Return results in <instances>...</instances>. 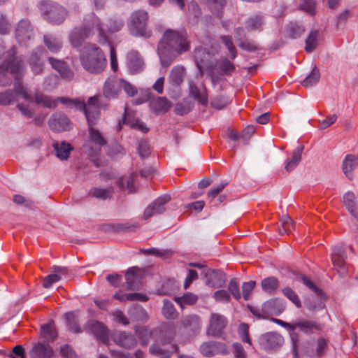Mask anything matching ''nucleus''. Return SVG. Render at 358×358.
<instances>
[{
	"label": "nucleus",
	"instance_id": "nucleus-13",
	"mask_svg": "<svg viewBox=\"0 0 358 358\" xmlns=\"http://www.w3.org/2000/svg\"><path fill=\"white\" fill-rule=\"evenodd\" d=\"M201 353L207 357H213L218 354H227L228 350L225 344L217 341H207L200 346Z\"/></svg>",
	"mask_w": 358,
	"mask_h": 358
},
{
	"label": "nucleus",
	"instance_id": "nucleus-41",
	"mask_svg": "<svg viewBox=\"0 0 358 358\" xmlns=\"http://www.w3.org/2000/svg\"><path fill=\"white\" fill-rule=\"evenodd\" d=\"M41 334L48 342H52L57 336L55 327L51 323L41 327Z\"/></svg>",
	"mask_w": 358,
	"mask_h": 358
},
{
	"label": "nucleus",
	"instance_id": "nucleus-19",
	"mask_svg": "<svg viewBox=\"0 0 358 358\" xmlns=\"http://www.w3.org/2000/svg\"><path fill=\"white\" fill-rule=\"evenodd\" d=\"M29 355L31 358H51L53 356V350L48 343L38 342L33 345Z\"/></svg>",
	"mask_w": 358,
	"mask_h": 358
},
{
	"label": "nucleus",
	"instance_id": "nucleus-8",
	"mask_svg": "<svg viewBox=\"0 0 358 358\" xmlns=\"http://www.w3.org/2000/svg\"><path fill=\"white\" fill-rule=\"evenodd\" d=\"M258 343L260 348L266 351L275 350L283 345L284 338L277 332H267L258 338Z\"/></svg>",
	"mask_w": 358,
	"mask_h": 358
},
{
	"label": "nucleus",
	"instance_id": "nucleus-6",
	"mask_svg": "<svg viewBox=\"0 0 358 358\" xmlns=\"http://www.w3.org/2000/svg\"><path fill=\"white\" fill-rule=\"evenodd\" d=\"M17 94L22 96L28 102L33 101L31 94L24 88L22 83L18 81L14 85V90H6L0 92V105L8 106L17 101Z\"/></svg>",
	"mask_w": 358,
	"mask_h": 358
},
{
	"label": "nucleus",
	"instance_id": "nucleus-49",
	"mask_svg": "<svg viewBox=\"0 0 358 358\" xmlns=\"http://www.w3.org/2000/svg\"><path fill=\"white\" fill-rule=\"evenodd\" d=\"M129 226L127 223L106 224L103 225L102 229L105 231L120 232L128 229Z\"/></svg>",
	"mask_w": 358,
	"mask_h": 358
},
{
	"label": "nucleus",
	"instance_id": "nucleus-47",
	"mask_svg": "<svg viewBox=\"0 0 358 358\" xmlns=\"http://www.w3.org/2000/svg\"><path fill=\"white\" fill-rule=\"evenodd\" d=\"M221 42L228 49L231 54V59H234L237 56L236 48L232 41V38L230 36H221L220 38Z\"/></svg>",
	"mask_w": 358,
	"mask_h": 358
},
{
	"label": "nucleus",
	"instance_id": "nucleus-46",
	"mask_svg": "<svg viewBox=\"0 0 358 358\" xmlns=\"http://www.w3.org/2000/svg\"><path fill=\"white\" fill-rule=\"evenodd\" d=\"M198 296L192 293H187L181 297L176 298V302L183 308L184 305H193L196 303Z\"/></svg>",
	"mask_w": 358,
	"mask_h": 358
},
{
	"label": "nucleus",
	"instance_id": "nucleus-7",
	"mask_svg": "<svg viewBox=\"0 0 358 358\" xmlns=\"http://www.w3.org/2000/svg\"><path fill=\"white\" fill-rule=\"evenodd\" d=\"M131 18V31L134 35L150 37L151 31L147 29L148 14L146 11L136 10L132 13Z\"/></svg>",
	"mask_w": 358,
	"mask_h": 358
},
{
	"label": "nucleus",
	"instance_id": "nucleus-24",
	"mask_svg": "<svg viewBox=\"0 0 358 358\" xmlns=\"http://www.w3.org/2000/svg\"><path fill=\"white\" fill-rule=\"evenodd\" d=\"M180 322L187 331L193 334L198 333L201 329V319L196 315H187Z\"/></svg>",
	"mask_w": 358,
	"mask_h": 358
},
{
	"label": "nucleus",
	"instance_id": "nucleus-61",
	"mask_svg": "<svg viewBox=\"0 0 358 358\" xmlns=\"http://www.w3.org/2000/svg\"><path fill=\"white\" fill-rule=\"evenodd\" d=\"M301 8L307 13L313 15L315 13V0H303Z\"/></svg>",
	"mask_w": 358,
	"mask_h": 358
},
{
	"label": "nucleus",
	"instance_id": "nucleus-59",
	"mask_svg": "<svg viewBox=\"0 0 358 358\" xmlns=\"http://www.w3.org/2000/svg\"><path fill=\"white\" fill-rule=\"evenodd\" d=\"M62 279V277L59 274L55 273H52L46 276L43 282V286L45 288H50L53 283L57 282Z\"/></svg>",
	"mask_w": 358,
	"mask_h": 358
},
{
	"label": "nucleus",
	"instance_id": "nucleus-62",
	"mask_svg": "<svg viewBox=\"0 0 358 358\" xmlns=\"http://www.w3.org/2000/svg\"><path fill=\"white\" fill-rule=\"evenodd\" d=\"M255 281L245 282L242 285L243 296L245 301H248L250 297L251 292L255 287Z\"/></svg>",
	"mask_w": 358,
	"mask_h": 358
},
{
	"label": "nucleus",
	"instance_id": "nucleus-5",
	"mask_svg": "<svg viewBox=\"0 0 358 358\" xmlns=\"http://www.w3.org/2000/svg\"><path fill=\"white\" fill-rule=\"evenodd\" d=\"M38 8L45 19L53 24L63 23L68 15V11L62 6L50 1H41L38 3Z\"/></svg>",
	"mask_w": 358,
	"mask_h": 358
},
{
	"label": "nucleus",
	"instance_id": "nucleus-48",
	"mask_svg": "<svg viewBox=\"0 0 358 358\" xmlns=\"http://www.w3.org/2000/svg\"><path fill=\"white\" fill-rule=\"evenodd\" d=\"M150 352L152 355L160 357L161 358H169L173 352V350H165L157 344H152L150 347Z\"/></svg>",
	"mask_w": 358,
	"mask_h": 358
},
{
	"label": "nucleus",
	"instance_id": "nucleus-58",
	"mask_svg": "<svg viewBox=\"0 0 358 358\" xmlns=\"http://www.w3.org/2000/svg\"><path fill=\"white\" fill-rule=\"evenodd\" d=\"M281 227L279 228V233L280 235H283L285 233H290V228L287 227V225H292V220L289 215H284L281 218Z\"/></svg>",
	"mask_w": 358,
	"mask_h": 358
},
{
	"label": "nucleus",
	"instance_id": "nucleus-64",
	"mask_svg": "<svg viewBox=\"0 0 358 358\" xmlns=\"http://www.w3.org/2000/svg\"><path fill=\"white\" fill-rule=\"evenodd\" d=\"M8 357L10 358H25L24 349L22 345H16L13 348L12 352L9 353Z\"/></svg>",
	"mask_w": 358,
	"mask_h": 358
},
{
	"label": "nucleus",
	"instance_id": "nucleus-37",
	"mask_svg": "<svg viewBox=\"0 0 358 358\" xmlns=\"http://www.w3.org/2000/svg\"><path fill=\"white\" fill-rule=\"evenodd\" d=\"M162 313L166 319L169 320H174L178 315V313L176 311L173 303L168 299L163 301Z\"/></svg>",
	"mask_w": 358,
	"mask_h": 358
},
{
	"label": "nucleus",
	"instance_id": "nucleus-40",
	"mask_svg": "<svg viewBox=\"0 0 358 358\" xmlns=\"http://www.w3.org/2000/svg\"><path fill=\"white\" fill-rule=\"evenodd\" d=\"M319 41V31L312 30L306 40L305 50L307 52H312L317 46Z\"/></svg>",
	"mask_w": 358,
	"mask_h": 358
},
{
	"label": "nucleus",
	"instance_id": "nucleus-17",
	"mask_svg": "<svg viewBox=\"0 0 358 358\" xmlns=\"http://www.w3.org/2000/svg\"><path fill=\"white\" fill-rule=\"evenodd\" d=\"M121 83L120 79L108 78L103 85V95L108 99L117 98L122 90Z\"/></svg>",
	"mask_w": 358,
	"mask_h": 358
},
{
	"label": "nucleus",
	"instance_id": "nucleus-32",
	"mask_svg": "<svg viewBox=\"0 0 358 358\" xmlns=\"http://www.w3.org/2000/svg\"><path fill=\"white\" fill-rule=\"evenodd\" d=\"M303 149V145H299L295 150H294L292 152V158L287 161L285 165V169L287 172L292 171L297 166L301 160V155Z\"/></svg>",
	"mask_w": 358,
	"mask_h": 358
},
{
	"label": "nucleus",
	"instance_id": "nucleus-52",
	"mask_svg": "<svg viewBox=\"0 0 358 358\" xmlns=\"http://www.w3.org/2000/svg\"><path fill=\"white\" fill-rule=\"evenodd\" d=\"M283 294L288 298L297 308L301 306V300L298 295L290 287H287L282 289Z\"/></svg>",
	"mask_w": 358,
	"mask_h": 358
},
{
	"label": "nucleus",
	"instance_id": "nucleus-53",
	"mask_svg": "<svg viewBox=\"0 0 358 358\" xmlns=\"http://www.w3.org/2000/svg\"><path fill=\"white\" fill-rule=\"evenodd\" d=\"M228 292L230 296L232 295L236 300H239L241 297L240 293L239 285L236 280L232 279L228 284Z\"/></svg>",
	"mask_w": 358,
	"mask_h": 358
},
{
	"label": "nucleus",
	"instance_id": "nucleus-29",
	"mask_svg": "<svg viewBox=\"0 0 358 358\" xmlns=\"http://www.w3.org/2000/svg\"><path fill=\"white\" fill-rule=\"evenodd\" d=\"M186 75V71L183 66H174L169 74V83L173 86H179L183 82Z\"/></svg>",
	"mask_w": 358,
	"mask_h": 358
},
{
	"label": "nucleus",
	"instance_id": "nucleus-38",
	"mask_svg": "<svg viewBox=\"0 0 358 358\" xmlns=\"http://www.w3.org/2000/svg\"><path fill=\"white\" fill-rule=\"evenodd\" d=\"M264 24L262 15H255L250 17L245 22V27L248 31L261 30Z\"/></svg>",
	"mask_w": 358,
	"mask_h": 358
},
{
	"label": "nucleus",
	"instance_id": "nucleus-15",
	"mask_svg": "<svg viewBox=\"0 0 358 358\" xmlns=\"http://www.w3.org/2000/svg\"><path fill=\"white\" fill-rule=\"evenodd\" d=\"M205 282L213 288L222 287L226 282V275L220 270L209 269L205 273Z\"/></svg>",
	"mask_w": 358,
	"mask_h": 358
},
{
	"label": "nucleus",
	"instance_id": "nucleus-50",
	"mask_svg": "<svg viewBox=\"0 0 358 358\" xmlns=\"http://www.w3.org/2000/svg\"><path fill=\"white\" fill-rule=\"evenodd\" d=\"M217 64L219 69L223 74L229 75L235 70L234 65L226 58L221 59Z\"/></svg>",
	"mask_w": 358,
	"mask_h": 358
},
{
	"label": "nucleus",
	"instance_id": "nucleus-22",
	"mask_svg": "<svg viewBox=\"0 0 358 358\" xmlns=\"http://www.w3.org/2000/svg\"><path fill=\"white\" fill-rule=\"evenodd\" d=\"M90 142L94 145V149H91L90 155H96L102 146L106 145V141L100 131L93 127H89Z\"/></svg>",
	"mask_w": 358,
	"mask_h": 358
},
{
	"label": "nucleus",
	"instance_id": "nucleus-45",
	"mask_svg": "<svg viewBox=\"0 0 358 358\" xmlns=\"http://www.w3.org/2000/svg\"><path fill=\"white\" fill-rule=\"evenodd\" d=\"M135 331L137 336L141 340V345H147L151 338L150 331L145 327L138 326L136 327Z\"/></svg>",
	"mask_w": 358,
	"mask_h": 358
},
{
	"label": "nucleus",
	"instance_id": "nucleus-10",
	"mask_svg": "<svg viewBox=\"0 0 358 358\" xmlns=\"http://www.w3.org/2000/svg\"><path fill=\"white\" fill-rule=\"evenodd\" d=\"M48 126L52 131L61 133L71 129L72 122L65 114L56 113L49 118Z\"/></svg>",
	"mask_w": 358,
	"mask_h": 358
},
{
	"label": "nucleus",
	"instance_id": "nucleus-1",
	"mask_svg": "<svg viewBox=\"0 0 358 358\" xmlns=\"http://www.w3.org/2000/svg\"><path fill=\"white\" fill-rule=\"evenodd\" d=\"M189 49L190 41L186 31L166 29L157 48L162 66H169L178 55Z\"/></svg>",
	"mask_w": 358,
	"mask_h": 358
},
{
	"label": "nucleus",
	"instance_id": "nucleus-35",
	"mask_svg": "<svg viewBox=\"0 0 358 358\" xmlns=\"http://www.w3.org/2000/svg\"><path fill=\"white\" fill-rule=\"evenodd\" d=\"M34 102L38 105L49 108H54L57 106V100L44 95L40 92H36L34 96Z\"/></svg>",
	"mask_w": 358,
	"mask_h": 358
},
{
	"label": "nucleus",
	"instance_id": "nucleus-25",
	"mask_svg": "<svg viewBox=\"0 0 358 358\" xmlns=\"http://www.w3.org/2000/svg\"><path fill=\"white\" fill-rule=\"evenodd\" d=\"M189 94L191 97L197 100L201 105H207L208 99L206 87L200 90L194 83H190L189 85Z\"/></svg>",
	"mask_w": 358,
	"mask_h": 358
},
{
	"label": "nucleus",
	"instance_id": "nucleus-28",
	"mask_svg": "<svg viewBox=\"0 0 358 358\" xmlns=\"http://www.w3.org/2000/svg\"><path fill=\"white\" fill-rule=\"evenodd\" d=\"M43 42L47 48L52 53L59 52L63 45L62 38L52 34L44 35Z\"/></svg>",
	"mask_w": 358,
	"mask_h": 358
},
{
	"label": "nucleus",
	"instance_id": "nucleus-60",
	"mask_svg": "<svg viewBox=\"0 0 358 358\" xmlns=\"http://www.w3.org/2000/svg\"><path fill=\"white\" fill-rule=\"evenodd\" d=\"M278 301L277 300H269L263 303L262 307V311L265 315H273L275 313L274 310V306L276 305Z\"/></svg>",
	"mask_w": 358,
	"mask_h": 358
},
{
	"label": "nucleus",
	"instance_id": "nucleus-9",
	"mask_svg": "<svg viewBox=\"0 0 358 358\" xmlns=\"http://www.w3.org/2000/svg\"><path fill=\"white\" fill-rule=\"evenodd\" d=\"M7 54L10 56V58L4 61L0 65V72L3 73L4 72L10 71L16 80H20L24 72L22 62L15 59L13 50L8 52Z\"/></svg>",
	"mask_w": 358,
	"mask_h": 358
},
{
	"label": "nucleus",
	"instance_id": "nucleus-54",
	"mask_svg": "<svg viewBox=\"0 0 358 358\" xmlns=\"http://www.w3.org/2000/svg\"><path fill=\"white\" fill-rule=\"evenodd\" d=\"M111 355L114 358H143V352L141 350H137L134 354H124L122 352L111 350Z\"/></svg>",
	"mask_w": 358,
	"mask_h": 358
},
{
	"label": "nucleus",
	"instance_id": "nucleus-26",
	"mask_svg": "<svg viewBox=\"0 0 358 358\" xmlns=\"http://www.w3.org/2000/svg\"><path fill=\"white\" fill-rule=\"evenodd\" d=\"M357 167H358V155H348L343 162V171L349 180H352V171Z\"/></svg>",
	"mask_w": 358,
	"mask_h": 358
},
{
	"label": "nucleus",
	"instance_id": "nucleus-43",
	"mask_svg": "<svg viewBox=\"0 0 358 358\" xmlns=\"http://www.w3.org/2000/svg\"><path fill=\"white\" fill-rule=\"evenodd\" d=\"M65 318L66 320V325L71 331L74 333H80L81 331L78 320L73 313H66Z\"/></svg>",
	"mask_w": 358,
	"mask_h": 358
},
{
	"label": "nucleus",
	"instance_id": "nucleus-34",
	"mask_svg": "<svg viewBox=\"0 0 358 358\" xmlns=\"http://www.w3.org/2000/svg\"><path fill=\"white\" fill-rule=\"evenodd\" d=\"M136 270L135 267H132L126 273L127 289L128 290H134L138 288L140 278L135 273Z\"/></svg>",
	"mask_w": 358,
	"mask_h": 358
},
{
	"label": "nucleus",
	"instance_id": "nucleus-63",
	"mask_svg": "<svg viewBox=\"0 0 358 358\" xmlns=\"http://www.w3.org/2000/svg\"><path fill=\"white\" fill-rule=\"evenodd\" d=\"M228 103L226 98L222 96H217L215 97L211 101V106L218 110L224 108Z\"/></svg>",
	"mask_w": 358,
	"mask_h": 358
},
{
	"label": "nucleus",
	"instance_id": "nucleus-55",
	"mask_svg": "<svg viewBox=\"0 0 358 358\" xmlns=\"http://www.w3.org/2000/svg\"><path fill=\"white\" fill-rule=\"evenodd\" d=\"M314 327H315V325L313 322L306 320H299L293 323V331L299 328L302 331H308L312 329Z\"/></svg>",
	"mask_w": 358,
	"mask_h": 358
},
{
	"label": "nucleus",
	"instance_id": "nucleus-36",
	"mask_svg": "<svg viewBox=\"0 0 358 358\" xmlns=\"http://www.w3.org/2000/svg\"><path fill=\"white\" fill-rule=\"evenodd\" d=\"M79 109L84 112L89 124V127H92L96 123L99 118L100 113L99 109L96 108L92 109H87L86 103L85 102L84 107L79 108Z\"/></svg>",
	"mask_w": 358,
	"mask_h": 358
},
{
	"label": "nucleus",
	"instance_id": "nucleus-51",
	"mask_svg": "<svg viewBox=\"0 0 358 358\" xmlns=\"http://www.w3.org/2000/svg\"><path fill=\"white\" fill-rule=\"evenodd\" d=\"M213 296L218 303H228L231 301L230 294L226 289H219L215 292Z\"/></svg>",
	"mask_w": 358,
	"mask_h": 358
},
{
	"label": "nucleus",
	"instance_id": "nucleus-27",
	"mask_svg": "<svg viewBox=\"0 0 358 358\" xmlns=\"http://www.w3.org/2000/svg\"><path fill=\"white\" fill-rule=\"evenodd\" d=\"M114 341L118 345L125 348L134 347L136 344V340L134 336L125 331L120 332L114 336Z\"/></svg>",
	"mask_w": 358,
	"mask_h": 358
},
{
	"label": "nucleus",
	"instance_id": "nucleus-33",
	"mask_svg": "<svg viewBox=\"0 0 358 358\" xmlns=\"http://www.w3.org/2000/svg\"><path fill=\"white\" fill-rule=\"evenodd\" d=\"M128 314L135 321L145 322L148 320L147 311L140 306L130 308L128 310Z\"/></svg>",
	"mask_w": 358,
	"mask_h": 358
},
{
	"label": "nucleus",
	"instance_id": "nucleus-57",
	"mask_svg": "<svg viewBox=\"0 0 358 358\" xmlns=\"http://www.w3.org/2000/svg\"><path fill=\"white\" fill-rule=\"evenodd\" d=\"M238 45L241 49L248 52H252L258 49L257 43H256L254 41L249 40L248 38L241 41Z\"/></svg>",
	"mask_w": 358,
	"mask_h": 358
},
{
	"label": "nucleus",
	"instance_id": "nucleus-2",
	"mask_svg": "<svg viewBox=\"0 0 358 358\" xmlns=\"http://www.w3.org/2000/svg\"><path fill=\"white\" fill-rule=\"evenodd\" d=\"M98 33L99 43H107L108 36L105 32L100 20L91 13L85 15L83 29L75 28L69 35V42L75 48L80 47L83 41Z\"/></svg>",
	"mask_w": 358,
	"mask_h": 358
},
{
	"label": "nucleus",
	"instance_id": "nucleus-30",
	"mask_svg": "<svg viewBox=\"0 0 358 358\" xmlns=\"http://www.w3.org/2000/svg\"><path fill=\"white\" fill-rule=\"evenodd\" d=\"M305 306L310 311H319L324 308V296L322 292L307 299L304 302Z\"/></svg>",
	"mask_w": 358,
	"mask_h": 358
},
{
	"label": "nucleus",
	"instance_id": "nucleus-14",
	"mask_svg": "<svg viewBox=\"0 0 358 358\" xmlns=\"http://www.w3.org/2000/svg\"><path fill=\"white\" fill-rule=\"evenodd\" d=\"M34 36V31L30 22L27 19L20 20L15 29V37L17 41L24 45Z\"/></svg>",
	"mask_w": 358,
	"mask_h": 358
},
{
	"label": "nucleus",
	"instance_id": "nucleus-20",
	"mask_svg": "<svg viewBox=\"0 0 358 358\" xmlns=\"http://www.w3.org/2000/svg\"><path fill=\"white\" fill-rule=\"evenodd\" d=\"M151 110L156 115L166 113L172 107V103L166 97H157L150 101Z\"/></svg>",
	"mask_w": 358,
	"mask_h": 358
},
{
	"label": "nucleus",
	"instance_id": "nucleus-21",
	"mask_svg": "<svg viewBox=\"0 0 358 358\" xmlns=\"http://www.w3.org/2000/svg\"><path fill=\"white\" fill-rule=\"evenodd\" d=\"M343 203L351 215L358 220V203L354 192L352 191L345 192L343 196Z\"/></svg>",
	"mask_w": 358,
	"mask_h": 358
},
{
	"label": "nucleus",
	"instance_id": "nucleus-44",
	"mask_svg": "<svg viewBox=\"0 0 358 358\" xmlns=\"http://www.w3.org/2000/svg\"><path fill=\"white\" fill-rule=\"evenodd\" d=\"M262 287L264 291L272 293L278 287V280L275 277H269L262 281Z\"/></svg>",
	"mask_w": 358,
	"mask_h": 358
},
{
	"label": "nucleus",
	"instance_id": "nucleus-11",
	"mask_svg": "<svg viewBox=\"0 0 358 358\" xmlns=\"http://www.w3.org/2000/svg\"><path fill=\"white\" fill-rule=\"evenodd\" d=\"M227 324V320L224 315L212 313L207 328V334L211 336H218L221 335Z\"/></svg>",
	"mask_w": 358,
	"mask_h": 358
},
{
	"label": "nucleus",
	"instance_id": "nucleus-23",
	"mask_svg": "<svg viewBox=\"0 0 358 358\" xmlns=\"http://www.w3.org/2000/svg\"><path fill=\"white\" fill-rule=\"evenodd\" d=\"M143 60L138 52L131 51L127 55V66L129 71L134 74L143 70Z\"/></svg>",
	"mask_w": 358,
	"mask_h": 358
},
{
	"label": "nucleus",
	"instance_id": "nucleus-18",
	"mask_svg": "<svg viewBox=\"0 0 358 358\" xmlns=\"http://www.w3.org/2000/svg\"><path fill=\"white\" fill-rule=\"evenodd\" d=\"M89 329L100 342L103 343L108 342V331L102 322L98 321L90 322L89 323Z\"/></svg>",
	"mask_w": 358,
	"mask_h": 358
},
{
	"label": "nucleus",
	"instance_id": "nucleus-16",
	"mask_svg": "<svg viewBox=\"0 0 358 358\" xmlns=\"http://www.w3.org/2000/svg\"><path fill=\"white\" fill-rule=\"evenodd\" d=\"M45 50L42 47H37L33 50L29 59V64L34 75L41 74L43 71L44 63L42 56Z\"/></svg>",
	"mask_w": 358,
	"mask_h": 358
},
{
	"label": "nucleus",
	"instance_id": "nucleus-39",
	"mask_svg": "<svg viewBox=\"0 0 358 358\" xmlns=\"http://www.w3.org/2000/svg\"><path fill=\"white\" fill-rule=\"evenodd\" d=\"M113 192V189L112 187H108L106 189L94 187L92 188L89 192V195L100 199H106L110 198Z\"/></svg>",
	"mask_w": 358,
	"mask_h": 358
},
{
	"label": "nucleus",
	"instance_id": "nucleus-56",
	"mask_svg": "<svg viewBox=\"0 0 358 358\" xmlns=\"http://www.w3.org/2000/svg\"><path fill=\"white\" fill-rule=\"evenodd\" d=\"M51 269L53 273L59 274L62 277V279L70 280L73 278V274L67 267L53 266Z\"/></svg>",
	"mask_w": 358,
	"mask_h": 358
},
{
	"label": "nucleus",
	"instance_id": "nucleus-31",
	"mask_svg": "<svg viewBox=\"0 0 358 358\" xmlns=\"http://www.w3.org/2000/svg\"><path fill=\"white\" fill-rule=\"evenodd\" d=\"M52 146L56 156L61 160H66L69 157L71 151L73 149L70 143L64 141L55 142Z\"/></svg>",
	"mask_w": 358,
	"mask_h": 358
},
{
	"label": "nucleus",
	"instance_id": "nucleus-42",
	"mask_svg": "<svg viewBox=\"0 0 358 358\" xmlns=\"http://www.w3.org/2000/svg\"><path fill=\"white\" fill-rule=\"evenodd\" d=\"M320 78L319 69L315 66L309 75L301 82L303 87H308L315 85Z\"/></svg>",
	"mask_w": 358,
	"mask_h": 358
},
{
	"label": "nucleus",
	"instance_id": "nucleus-3",
	"mask_svg": "<svg viewBox=\"0 0 358 358\" xmlns=\"http://www.w3.org/2000/svg\"><path fill=\"white\" fill-rule=\"evenodd\" d=\"M80 60L86 71L94 73L102 72L107 64L103 51L96 45L92 43L82 48Z\"/></svg>",
	"mask_w": 358,
	"mask_h": 358
},
{
	"label": "nucleus",
	"instance_id": "nucleus-12",
	"mask_svg": "<svg viewBox=\"0 0 358 358\" xmlns=\"http://www.w3.org/2000/svg\"><path fill=\"white\" fill-rule=\"evenodd\" d=\"M170 200L171 196L168 194L158 197L145 208L143 213V218L148 220L155 215L164 213L166 210L164 206Z\"/></svg>",
	"mask_w": 358,
	"mask_h": 358
},
{
	"label": "nucleus",
	"instance_id": "nucleus-4",
	"mask_svg": "<svg viewBox=\"0 0 358 358\" xmlns=\"http://www.w3.org/2000/svg\"><path fill=\"white\" fill-rule=\"evenodd\" d=\"M194 58L201 77L204 72H209L210 75L213 73L217 60L215 54L211 50L201 46L198 47L194 50Z\"/></svg>",
	"mask_w": 358,
	"mask_h": 358
}]
</instances>
